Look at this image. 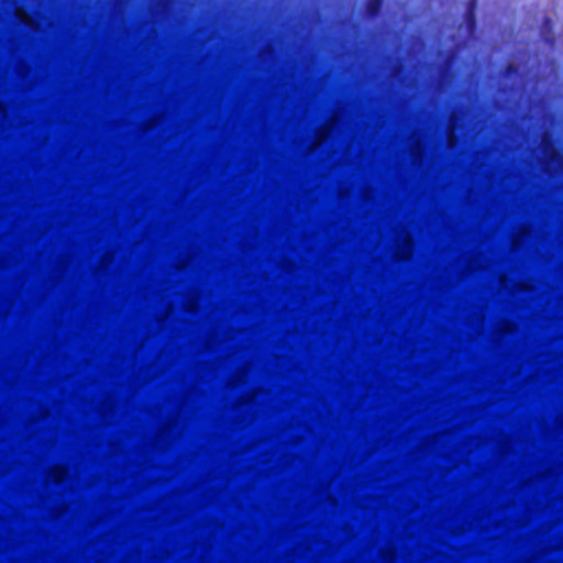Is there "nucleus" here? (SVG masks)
I'll return each mask as SVG.
<instances>
[{
    "label": "nucleus",
    "instance_id": "1",
    "mask_svg": "<svg viewBox=\"0 0 563 563\" xmlns=\"http://www.w3.org/2000/svg\"><path fill=\"white\" fill-rule=\"evenodd\" d=\"M540 161L547 172H558L563 167V158L551 141V135L545 132L539 147Z\"/></svg>",
    "mask_w": 563,
    "mask_h": 563
},
{
    "label": "nucleus",
    "instance_id": "2",
    "mask_svg": "<svg viewBox=\"0 0 563 563\" xmlns=\"http://www.w3.org/2000/svg\"><path fill=\"white\" fill-rule=\"evenodd\" d=\"M334 125H335V119L333 118L332 120H330L327 124H324L317 131V137L313 143L312 151L316 150L317 147H319L329 137Z\"/></svg>",
    "mask_w": 563,
    "mask_h": 563
},
{
    "label": "nucleus",
    "instance_id": "3",
    "mask_svg": "<svg viewBox=\"0 0 563 563\" xmlns=\"http://www.w3.org/2000/svg\"><path fill=\"white\" fill-rule=\"evenodd\" d=\"M413 249V242L409 234L405 235V239L402 241V244L397 247L396 256L399 260H406L409 258L412 254Z\"/></svg>",
    "mask_w": 563,
    "mask_h": 563
},
{
    "label": "nucleus",
    "instance_id": "4",
    "mask_svg": "<svg viewBox=\"0 0 563 563\" xmlns=\"http://www.w3.org/2000/svg\"><path fill=\"white\" fill-rule=\"evenodd\" d=\"M67 476V470L60 465H55L49 470L48 478L54 483H62Z\"/></svg>",
    "mask_w": 563,
    "mask_h": 563
},
{
    "label": "nucleus",
    "instance_id": "5",
    "mask_svg": "<svg viewBox=\"0 0 563 563\" xmlns=\"http://www.w3.org/2000/svg\"><path fill=\"white\" fill-rule=\"evenodd\" d=\"M456 120H457L456 114H452V117L450 119L449 133H448V144L450 147H454L455 143H456V135H455Z\"/></svg>",
    "mask_w": 563,
    "mask_h": 563
},
{
    "label": "nucleus",
    "instance_id": "6",
    "mask_svg": "<svg viewBox=\"0 0 563 563\" xmlns=\"http://www.w3.org/2000/svg\"><path fill=\"white\" fill-rule=\"evenodd\" d=\"M14 12L16 18L21 22H23L26 25L34 26L32 18L26 13V11L23 8L16 7Z\"/></svg>",
    "mask_w": 563,
    "mask_h": 563
},
{
    "label": "nucleus",
    "instance_id": "7",
    "mask_svg": "<svg viewBox=\"0 0 563 563\" xmlns=\"http://www.w3.org/2000/svg\"><path fill=\"white\" fill-rule=\"evenodd\" d=\"M247 371L249 369L246 367L241 368L238 372L236 377L234 379L230 380L229 385L234 387L235 385L243 383L245 380Z\"/></svg>",
    "mask_w": 563,
    "mask_h": 563
},
{
    "label": "nucleus",
    "instance_id": "8",
    "mask_svg": "<svg viewBox=\"0 0 563 563\" xmlns=\"http://www.w3.org/2000/svg\"><path fill=\"white\" fill-rule=\"evenodd\" d=\"M380 0H369L367 3V10L371 14H374L380 7Z\"/></svg>",
    "mask_w": 563,
    "mask_h": 563
},
{
    "label": "nucleus",
    "instance_id": "9",
    "mask_svg": "<svg viewBox=\"0 0 563 563\" xmlns=\"http://www.w3.org/2000/svg\"><path fill=\"white\" fill-rule=\"evenodd\" d=\"M526 234H528V230H526L525 228H522V229L520 230V235L516 236V238L514 239V241H512L514 247H518V246H519V244H520V239H521L523 235H526Z\"/></svg>",
    "mask_w": 563,
    "mask_h": 563
},
{
    "label": "nucleus",
    "instance_id": "10",
    "mask_svg": "<svg viewBox=\"0 0 563 563\" xmlns=\"http://www.w3.org/2000/svg\"><path fill=\"white\" fill-rule=\"evenodd\" d=\"M468 19H470V23H471L470 27H472L473 26V12H472V10H470V12H468Z\"/></svg>",
    "mask_w": 563,
    "mask_h": 563
},
{
    "label": "nucleus",
    "instance_id": "11",
    "mask_svg": "<svg viewBox=\"0 0 563 563\" xmlns=\"http://www.w3.org/2000/svg\"><path fill=\"white\" fill-rule=\"evenodd\" d=\"M415 155H417L418 158L421 156V150L419 146L415 150Z\"/></svg>",
    "mask_w": 563,
    "mask_h": 563
}]
</instances>
